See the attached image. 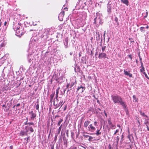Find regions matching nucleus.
<instances>
[{"label":"nucleus","instance_id":"obj_1","mask_svg":"<svg viewBox=\"0 0 149 149\" xmlns=\"http://www.w3.org/2000/svg\"><path fill=\"white\" fill-rule=\"evenodd\" d=\"M62 94H60V97H58V94H56V96L54 99V106H56V108L58 107L60 105H61V107L65 102H63V100L61 99L59 100V99L61 98L62 96Z\"/></svg>","mask_w":149,"mask_h":149},{"label":"nucleus","instance_id":"obj_2","mask_svg":"<svg viewBox=\"0 0 149 149\" xmlns=\"http://www.w3.org/2000/svg\"><path fill=\"white\" fill-rule=\"evenodd\" d=\"M111 97L114 103L115 104L119 103L122 99L120 96H118L117 95H112Z\"/></svg>","mask_w":149,"mask_h":149},{"label":"nucleus","instance_id":"obj_3","mask_svg":"<svg viewBox=\"0 0 149 149\" xmlns=\"http://www.w3.org/2000/svg\"><path fill=\"white\" fill-rule=\"evenodd\" d=\"M65 89L63 88H61L60 87H58L57 89L56 90V93H65Z\"/></svg>","mask_w":149,"mask_h":149},{"label":"nucleus","instance_id":"obj_4","mask_svg":"<svg viewBox=\"0 0 149 149\" xmlns=\"http://www.w3.org/2000/svg\"><path fill=\"white\" fill-rule=\"evenodd\" d=\"M98 58H107V54L104 52L100 53L99 55Z\"/></svg>","mask_w":149,"mask_h":149},{"label":"nucleus","instance_id":"obj_5","mask_svg":"<svg viewBox=\"0 0 149 149\" xmlns=\"http://www.w3.org/2000/svg\"><path fill=\"white\" fill-rule=\"evenodd\" d=\"M29 114L31 115V118L32 120L36 117V113L34 112L33 111H29Z\"/></svg>","mask_w":149,"mask_h":149},{"label":"nucleus","instance_id":"obj_6","mask_svg":"<svg viewBox=\"0 0 149 149\" xmlns=\"http://www.w3.org/2000/svg\"><path fill=\"white\" fill-rule=\"evenodd\" d=\"M85 89V88H84L83 86L79 87L77 88V92L78 93H81L84 91Z\"/></svg>","mask_w":149,"mask_h":149},{"label":"nucleus","instance_id":"obj_7","mask_svg":"<svg viewBox=\"0 0 149 149\" xmlns=\"http://www.w3.org/2000/svg\"><path fill=\"white\" fill-rule=\"evenodd\" d=\"M119 103L123 107V109L125 110L127 109V105L126 104V103L125 102L123 101L122 99L121 100V101H120Z\"/></svg>","mask_w":149,"mask_h":149},{"label":"nucleus","instance_id":"obj_8","mask_svg":"<svg viewBox=\"0 0 149 149\" xmlns=\"http://www.w3.org/2000/svg\"><path fill=\"white\" fill-rule=\"evenodd\" d=\"M89 130H91L92 131H93L95 130V128L93 126L92 124L89 125L88 127Z\"/></svg>","mask_w":149,"mask_h":149},{"label":"nucleus","instance_id":"obj_9","mask_svg":"<svg viewBox=\"0 0 149 149\" xmlns=\"http://www.w3.org/2000/svg\"><path fill=\"white\" fill-rule=\"evenodd\" d=\"M124 74L127 76H128L130 77H132V74L129 73L127 71L124 70Z\"/></svg>","mask_w":149,"mask_h":149},{"label":"nucleus","instance_id":"obj_10","mask_svg":"<svg viewBox=\"0 0 149 149\" xmlns=\"http://www.w3.org/2000/svg\"><path fill=\"white\" fill-rule=\"evenodd\" d=\"M75 82H74L73 81H71L70 84H68L67 85V88L68 87H70V88L72 87L74 84Z\"/></svg>","mask_w":149,"mask_h":149},{"label":"nucleus","instance_id":"obj_11","mask_svg":"<svg viewBox=\"0 0 149 149\" xmlns=\"http://www.w3.org/2000/svg\"><path fill=\"white\" fill-rule=\"evenodd\" d=\"M90 121L89 120L86 121L84 123V127L85 128H86L88 125L89 123H90Z\"/></svg>","mask_w":149,"mask_h":149},{"label":"nucleus","instance_id":"obj_12","mask_svg":"<svg viewBox=\"0 0 149 149\" xmlns=\"http://www.w3.org/2000/svg\"><path fill=\"white\" fill-rule=\"evenodd\" d=\"M107 11L109 13H110L111 12V6L110 4H108L107 6Z\"/></svg>","mask_w":149,"mask_h":149},{"label":"nucleus","instance_id":"obj_13","mask_svg":"<svg viewBox=\"0 0 149 149\" xmlns=\"http://www.w3.org/2000/svg\"><path fill=\"white\" fill-rule=\"evenodd\" d=\"M121 1L123 3L125 4L127 6H128V0H121Z\"/></svg>","mask_w":149,"mask_h":149},{"label":"nucleus","instance_id":"obj_14","mask_svg":"<svg viewBox=\"0 0 149 149\" xmlns=\"http://www.w3.org/2000/svg\"><path fill=\"white\" fill-rule=\"evenodd\" d=\"M29 129V131L31 132H33L34 131V130L33 128L31 127H29L28 126H26L25 127V128Z\"/></svg>","mask_w":149,"mask_h":149},{"label":"nucleus","instance_id":"obj_15","mask_svg":"<svg viewBox=\"0 0 149 149\" xmlns=\"http://www.w3.org/2000/svg\"><path fill=\"white\" fill-rule=\"evenodd\" d=\"M62 125L61 124L60 126L59 127V128L57 129V134H59L60 132L61 131V129L62 128Z\"/></svg>","mask_w":149,"mask_h":149},{"label":"nucleus","instance_id":"obj_16","mask_svg":"<svg viewBox=\"0 0 149 149\" xmlns=\"http://www.w3.org/2000/svg\"><path fill=\"white\" fill-rule=\"evenodd\" d=\"M51 30H52L51 28H47V29H45V32L47 33L48 34H49L50 33V32H51Z\"/></svg>","mask_w":149,"mask_h":149},{"label":"nucleus","instance_id":"obj_17","mask_svg":"<svg viewBox=\"0 0 149 149\" xmlns=\"http://www.w3.org/2000/svg\"><path fill=\"white\" fill-rule=\"evenodd\" d=\"M139 112L140 113V114L143 116L146 117L148 118V117L145 114V113L144 112H143L141 111H140Z\"/></svg>","mask_w":149,"mask_h":149},{"label":"nucleus","instance_id":"obj_18","mask_svg":"<svg viewBox=\"0 0 149 149\" xmlns=\"http://www.w3.org/2000/svg\"><path fill=\"white\" fill-rule=\"evenodd\" d=\"M20 24L21 23H18V25L16 26L17 27H16V26H15V29L16 31H17L20 28Z\"/></svg>","mask_w":149,"mask_h":149},{"label":"nucleus","instance_id":"obj_19","mask_svg":"<svg viewBox=\"0 0 149 149\" xmlns=\"http://www.w3.org/2000/svg\"><path fill=\"white\" fill-rule=\"evenodd\" d=\"M77 147L75 145H73L72 146H71L69 149H77Z\"/></svg>","mask_w":149,"mask_h":149},{"label":"nucleus","instance_id":"obj_20","mask_svg":"<svg viewBox=\"0 0 149 149\" xmlns=\"http://www.w3.org/2000/svg\"><path fill=\"white\" fill-rule=\"evenodd\" d=\"M63 121V119L61 118H60V120L57 123V125L60 126L61 123Z\"/></svg>","mask_w":149,"mask_h":149},{"label":"nucleus","instance_id":"obj_21","mask_svg":"<svg viewBox=\"0 0 149 149\" xmlns=\"http://www.w3.org/2000/svg\"><path fill=\"white\" fill-rule=\"evenodd\" d=\"M36 103L37 104H35V108L37 110H38L39 108V104L38 102L37 101L36 102Z\"/></svg>","mask_w":149,"mask_h":149},{"label":"nucleus","instance_id":"obj_22","mask_svg":"<svg viewBox=\"0 0 149 149\" xmlns=\"http://www.w3.org/2000/svg\"><path fill=\"white\" fill-rule=\"evenodd\" d=\"M68 38H65V45H68Z\"/></svg>","mask_w":149,"mask_h":149},{"label":"nucleus","instance_id":"obj_23","mask_svg":"<svg viewBox=\"0 0 149 149\" xmlns=\"http://www.w3.org/2000/svg\"><path fill=\"white\" fill-rule=\"evenodd\" d=\"M25 134V132L23 131H21L19 135L22 136H23Z\"/></svg>","mask_w":149,"mask_h":149},{"label":"nucleus","instance_id":"obj_24","mask_svg":"<svg viewBox=\"0 0 149 149\" xmlns=\"http://www.w3.org/2000/svg\"><path fill=\"white\" fill-rule=\"evenodd\" d=\"M133 101L134 102H137L138 100V99H137L136 96L135 95H133Z\"/></svg>","mask_w":149,"mask_h":149},{"label":"nucleus","instance_id":"obj_25","mask_svg":"<svg viewBox=\"0 0 149 149\" xmlns=\"http://www.w3.org/2000/svg\"><path fill=\"white\" fill-rule=\"evenodd\" d=\"M100 130H97V132L95 133V134L97 135L98 136V135L101 134V132H100Z\"/></svg>","mask_w":149,"mask_h":149},{"label":"nucleus","instance_id":"obj_26","mask_svg":"<svg viewBox=\"0 0 149 149\" xmlns=\"http://www.w3.org/2000/svg\"><path fill=\"white\" fill-rule=\"evenodd\" d=\"M106 47L105 46H103L102 47V52H104L105 50Z\"/></svg>","mask_w":149,"mask_h":149},{"label":"nucleus","instance_id":"obj_27","mask_svg":"<svg viewBox=\"0 0 149 149\" xmlns=\"http://www.w3.org/2000/svg\"><path fill=\"white\" fill-rule=\"evenodd\" d=\"M58 134H57V133H56V134H55V136L54 139V141H55V142L57 140V136H58Z\"/></svg>","mask_w":149,"mask_h":149},{"label":"nucleus","instance_id":"obj_28","mask_svg":"<svg viewBox=\"0 0 149 149\" xmlns=\"http://www.w3.org/2000/svg\"><path fill=\"white\" fill-rule=\"evenodd\" d=\"M108 124L109 125H112V122L110 119L108 120Z\"/></svg>","mask_w":149,"mask_h":149},{"label":"nucleus","instance_id":"obj_29","mask_svg":"<svg viewBox=\"0 0 149 149\" xmlns=\"http://www.w3.org/2000/svg\"><path fill=\"white\" fill-rule=\"evenodd\" d=\"M93 139V137L91 136H89V137L88 141H92Z\"/></svg>","mask_w":149,"mask_h":149},{"label":"nucleus","instance_id":"obj_30","mask_svg":"<svg viewBox=\"0 0 149 149\" xmlns=\"http://www.w3.org/2000/svg\"><path fill=\"white\" fill-rule=\"evenodd\" d=\"M119 140V137L118 136H117L116 137V143L117 144H118V142Z\"/></svg>","mask_w":149,"mask_h":149},{"label":"nucleus","instance_id":"obj_31","mask_svg":"<svg viewBox=\"0 0 149 149\" xmlns=\"http://www.w3.org/2000/svg\"><path fill=\"white\" fill-rule=\"evenodd\" d=\"M144 67H141V68L140 69V71L141 72H144Z\"/></svg>","mask_w":149,"mask_h":149},{"label":"nucleus","instance_id":"obj_32","mask_svg":"<svg viewBox=\"0 0 149 149\" xmlns=\"http://www.w3.org/2000/svg\"><path fill=\"white\" fill-rule=\"evenodd\" d=\"M111 128H112V129H115V128L116 126L115 125H113V124H112V125H111Z\"/></svg>","mask_w":149,"mask_h":149},{"label":"nucleus","instance_id":"obj_33","mask_svg":"<svg viewBox=\"0 0 149 149\" xmlns=\"http://www.w3.org/2000/svg\"><path fill=\"white\" fill-rule=\"evenodd\" d=\"M54 96V94H51L50 95V98L53 99Z\"/></svg>","mask_w":149,"mask_h":149},{"label":"nucleus","instance_id":"obj_34","mask_svg":"<svg viewBox=\"0 0 149 149\" xmlns=\"http://www.w3.org/2000/svg\"><path fill=\"white\" fill-rule=\"evenodd\" d=\"M94 125L95 126H97V122L95 120L94 121Z\"/></svg>","mask_w":149,"mask_h":149},{"label":"nucleus","instance_id":"obj_35","mask_svg":"<svg viewBox=\"0 0 149 149\" xmlns=\"http://www.w3.org/2000/svg\"><path fill=\"white\" fill-rule=\"evenodd\" d=\"M67 105H65L64 106V107L63 109V111H65L67 109Z\"/></svg>","mask_w":149,"mask_h":149},{"label":"nucleus","instance_id":"obj_36","mask_svg":"<svg viewBox=\"0 0 149 149\" xmlns=\"http://www.w3.org/2000/svg\"><path fill=\"white\" fill-rule=\"evenodd\" d=\"M143 74H144L145 76V77L147 78L148 79H149V78L148 77V76H147L145 72H143Z\"/></svg>","mask_w":149,"mask_h":149},{"label":"nucleus","instance_id":"obj_37","mask_svg":"<svg viewBox=\"0 0 149 149\" xmlns=\"http://www.w3.org/2000/svg\"><path fill=\"white\" fill-rule=\"evenodd\" d=\"M28 125H34V123L33 122H30V123H28Z\"/></svg>","mask_w":149,"mask_h":149},{"label":"nucleus","instance_id":"obj_38","mask_svg":"<svg viewBox=\"0 0 149 149\" xmlns=\"http://www.w3.org/2000/svg\"><path fill=\"white\" fill-rule=\"evenodd\" d=\"M146 15H145L144 16V17L145 18L147 17L148 16V12L147 10H146Z\"/></svg>","mask_w":149,"mask_h":149},{"label":"nucleus","instance_id":"obj_39","mask_svg":"<svg viewBox=\"0 0 149 149\" xmlns=\"http://www.w3.org/2000/svg\"><path fill=\"white\" fill-rule=\"evenodd\" d=\"M83 136H84V137H86V138H88V137H89V136L88 135H85V134H84L83 135Z\"/></svg>","mask_w":149,"mask_h":149},{"label":"nucleus","instance_id":"obj_40","mask_svg":"<svg viewBox=\"0 0 149 149\" xmlns=\"http://www.w3.org/2000/svg\"><path fill=\"white\" fill-rule=\"evenodd\" d=\"M119 132V130H116L115 131V132H114V135H115L116 134L118 133V132Z\"/></svg>","mask_w":149,"mask_h":149},{"label":"nucleus","instance_id":"obj_41","mask_svg":"<svg viewBox=\"0 0 149 149\" xmlns=\"http://www.w3.org/2000/svg\"><path fill=\"white\" fill-rule=\"evenodd\" d=\"M96 19H97V17H96L95 18H94V23L95 24H96Z\"/></svg>","mask_w":149,"mask_h":149},{"label":"nucleus","instance_id":"obj_42","mask_svg":"<svg viewBox=\"0 0 149 149\" xmlns=\"http://www.w3.org/2000/svg\"><path fill=\"white\" fill-rule=\"evenodd\" d=\"M129 40H130V42H134V40H132V39L130 38L129 39Z\"/></svg>","mask_w":149,"mask_h":149},{"label":"nucleus","instance_id":"obj_43","mask_svg":"<svg viewBox=\"0 0 149 149\" xmlns=\"http://www.w3.org/2000/svg\"><path fill=\"white\" fill-rule=\"evenodd\" d=\"M144 27H141L140 28V30L141 31H143V29H144Z\"/></svg>","mask_w":149,"mask_h":149},{"label":"nucleus","instance_id":"obj_44","mask_svg":"<svg viewBox=\"0 0 149 149\" xmlns=\"http://www.w3.org/2000/svg\"><path fill=\"white\" fill-rule=\"evenodd\" d=\"M115 20L117 22H118V19L117 17H116L115 18Z\"/></svg>","mask_w":149,"mask_h":149},{"label":"nucleus","instance_id":"obj_45","mask_svg":"<svg viewBox=\"0 0 149 149\" xmlns=\"http://www.w3.org/2000/svg\"><path fill=\"white\" fill-rule=\"evenodd\" d=\"M140 63H141V67H144V66H143V63H142V62L141 61V62H140Z\"/></svg>","mask_w":149,"mask_h":149},{"label":"nucleus","instance_id":"obj_46","mask_svg":"<svg viewBox=\"0 0 149 149\" xmlns=\"http://www.w3.org/2000/svg\"><path fill=\"white\" fill-rule=\"evenodd\" d=\"M128 56L130 58L131 60H132V56H131V55H129Z\"/></svg>","mask_w":149,"mask_h":149},{"label":"nucleus","instance_id":"obj_47","mask_svg":"<svg viewBox=\"0 0 149 149\" xmlns=\"http://www.w3.org/2000/svg\"><path fill=\"white\" fill-rule=\"evenodd\" d=\"M139 59H140V62L141 61L142 62V58H141V56H140V55H139Z\"/></svg>","mask_w":149,"mask_h":149},{"label":"nucleus","instance_id":"obj_48","mask_svg":"<svg viewBox=\"0 0 149 149\" xmlns=\"http://www.w3.org/2000/svg\"><path fill=\"white\" fill-rule=\"evenodd\" d=\"M29 137H28L27 138H26V143H27L28 142V140H29Z\"/></svg>","mask_w":149,"mask_h":149},{"label":"nucleus","instance_id":"obj_49","mask_svg":"<svg viewBox=\"0 0 149 149\" xmlns=\"http://www.w3.org/2000/svg\"><path fill=\"white\" fill-rule=\"evenodd\" d=\"M73 52H70V55H72L73 54Z\"/></svg>","mask_w":149,"mask_h":149},{"label":"nucleus","instance_id":"obj_50","mask_svg":"<svg viewBox=\"0 0 149 149\" xmlns=\"http://www.w3.org/2000/svg\"><path fill=\"white\" fill-rule=\"evenodd\" d=\"M7 22L6 21L5 22L4 24V25L5 26H6L7 24Z\"/></svg>","mask_w":149,"mask_h":149},{"label":"nucleus","instance_id":"obj_51","mask_svg":"<svg viewBox=\"0 0 149 149\" xmlns=\"http://www.w3.org/2000/svg\"><path fill=\"white\" fill-rule=\"evenodd\" d=\"M66 133V134H67V136H68V130H67V131Z\"/></svg>","mask_w":149,"mask_h":149},{"label":"nucleus","instance_id":"obj_52","mask_svg":"<svg viewBox=\"0 0 149 149\" xmlns=\"http://www.w3.org/2000/svg\"><path fill=\"white\" fill-rule=\"evenodd\" d=\"M36 29H31L29 31H36Z\"/></svg>","mask_w":149,"mask_h":149},{"label":"nucleus","instance_id":"obj_53","mask_svg":"<svg viewBox=\"0 0 149 149\" xmlns=\"http://www.w3.org/2000/svg\"><path fill=\"white\" fill-rule=\"evenodd\" d=\"M13 148V146H11L10 147V149H12Z\"/></svg>","mask_w":149,"mask_h":149},{"label":"nucleus","instance_id":"obj_54","mask_svg":"<svg viewBox=\"0 0 149 149\" xmlns=\"http://www.w3.org/2000/svg\"><path fill=\"white\" fill-rule=\"evenodd\" d=\"M20 105V103H18L17 104L16 106L17 107H19Z\"/></svg>","mask_w":149,"mask_h":149},{"label":"nucleus","instance_id":"obj_55","mask_svg":"<svg viewBox=\"0 0 149 149\" xmlns=\"http://www.w3.org/2000/svg\"><path fill=\"white\" fill-rule=\"evenodd\" d=\"M54 147L53 146H52L51 149H54Z\"/></svg>","mask_w":149,"mask_h":149},{"label":"nucleus","instance_id":"obj_56","mask_svg":"<svg viewBox=\"0 0 149 149\" xmlns=\"http://www.w3.org/2000/svg\"><path fill=\"white\" fill-rule=\"evenodd\" d=\"M20 84H21V83H20L19 84H17V87H18L20 85Z\"/></svg>","mask_w":149,"mask_h":149},{"label":"nucleus","instance_id":"obj_57","mask_svg":"<svg viewBox=\"0 0 149 149\" xmlns=\"http://www.w3.org/2000/svg\"><path fill=\"white\" fill-rule=\"evenodd\" d=\"M2 107H5V108H6V106L5 105V104H3V105H2Z\"/></svg>","mask_w":149,"mask_h":149},{"label":"nucleus","instance_id":"obj_58","mask_svg":"<svg viewBox=\"0 0 149 149\" xmlns=\"http://www.w3.org/2000/svg\"><path fill=\"white\" fill-rule=\"evenodd\" d=\"M53 99H51L50 98V102L52 103V101H53Z\"/></svg>","mask_w":149,"mask_h":149},{"label":"nucleus","instance_id":"obj_59","mask_svg":"<svg viewBox=\"0 0 149 149\" xmlns=\"http://www.w3.org/2000/svg\"><path fill=\"white\" fill-rule=\"evenodd\" d=\"M50 132H49V134L48 136V138H49V136H50Z\"/></svg>","mask_w":149,"mask_h":149},{"label":"nucleus","instance_id":"obj_60","mask_svg":"<svg viewBox=\"0 0 149 149\" xmlns=\"http://www.w3.org/2000/svg\"><path fill=\"white\" fill-rule=\"evenodd\" d=\"M146 28H147V29H148L149 28V26L147 25L146 27Z\"/></svg>","mask_w":149,"mask_h":149},{"label":"nucleus","instance_id":"obj_61","mask_svg":"<svg viewBox=\"0 0 149 149\" xmlns=\"http://www.w3.org/2000/svg\"><path fill=\"white\" fill-rule=\"evenodd\" d=\"M117 126L119 127H120V125H117Z\"/></svg>","mask_w":149,"mask_h":149},{"label":"nucleus","instance_id":"obj_62","mask_svg":"<svg viewBox=\"0 0 149 149\" xmlns=\"http://www.w3.org/2000/svg\"><path fill=\"white\" fill-rule=\"evenodd\" d=\"M122 137H121V139H122L123 140V138L124 137V136H123V135H122V136H121Z\"/></svg>","mask_w":149,"mask_h":149},{"label":"nucleus","instance_id":"obj_63","mask_svg":"<svg viewBox=\"0 0 149 149\" xmlns=\"http://www.w3.org/2000/svg\"><path fill=\"white\" fill-rule=\"evenodd\" d=\"M104 114H105V116H106V117H107V114L106 113H105V112H104Z\"/></svg>","mask_w":149,"mask_h":149},{"label":"nucleus","instance_id":"obj_64","mask_svg":"<svg viewBox=\"0 0 149 149\" xmlns=\"http://www.w3.org/2000/svg\"><path fill=\"white\" fill-rule=\"evenodd\" d=\"M147 130H148L149 131V127H148V126H147Z\"/></svg>","mask_w":149,"mask_h":149}]
</instances>
